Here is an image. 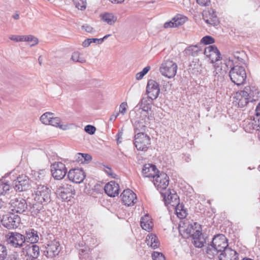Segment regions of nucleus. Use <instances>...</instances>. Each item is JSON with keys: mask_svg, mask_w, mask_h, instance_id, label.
<instances>
[{"mask_svg": "<svg viewBox=\"0 0 260 260\" xmlns=\"http://www.w3.org/2000/svg\"><path fill=\"white\" fill-rule=\"evenodd\" d=\"M228 248V244L226 237L222 234H219L213 238L211 245L207 247V252L213 254H217Z\"/></svg>", "mask_w": 260, "mask_h": 260, "instance_id": "f257e3e1", "label": "nucleus"}, {"mask_svg": "<svg viewBox=\"0 0 260 260\" xmlns=\"http://www.w3.org/2000/svg\"><path fill=\"white\" fill-rule=\"evenodd\" d=\"M229 76L232 81L237 85L244 84L247 77L245 68L240 66H235L231 68Z\"/></svg>", "mask_w": 260, "mask_h": 260, "instance_id": "f03ea898", "label": "nucleus"}, {"mask_svg": "<svg viewBox=\"0 0 260 260\" xmlns=\"http://www.w3.org/2000/svg\"><path fill=\"white\" fill-rule=\"evenodd\" d=\"M134 144L138 150L146 151L150 145V138L143 132H139L135 136Z\"/></svg>", "mask_w": 260, "mask_h": 260, "instance_id": "7ed1b4c3", "label": "nucleus"}, {"mask_svg": "<svg viewBox=\"0 0 260 260\" xmlns=\"http://www.w3.org/2000/svg\"><path fill=\"white\" fill-rule=\"evenodd\" d=\"M11 210L16 213H22L26 210L27 205L26 201L20 196H14L10 202Z\"/></svg>", "mask_w": 260, "mask_h": 260, "instance_id": "20e7f679", "label": "nucleus"}, {"mask_svg": "<svg viewBox=\"0 0 260 260\" xmlns=\"http://www.w3.org/2000/svg\"><path fill=\"white\" fill-rule=\"evenodd\" d=\"M177 65L172 60H168L161 64L159 71L161 74L168 78L174 77L177 73Z\"/></svg>", "mask_w": 260, "mask_h": 260, "instance_id": "39448f33", "label": "nucleus"}, {"mask_svg": "<svg viewBox=\"0 0 260 260\" xmlns=\"http://www.w3.org/2000/svg\"><path fill=\"white\" fill-rule=\"evenodd\" d=\"M51 172L53 177L56 180L63 179L67 173V169L61 162H55L51 165Z\"/></svg>", "mask_w": 260, "mask_h": 260, "instance_id": "423d86ee", "label": "nucleus"}, {"mask_svg": "<svg viewBox=\"0 0 260 260\" xmlns=\"http://www.w3.org/2000/svg\"><path fill=\"white\" fill-rule=\"evenodd\" d=\"M50 190L44 185L38 186L37 191H36V196L35 200L40 203H47L50 201Z\"/></svg>", "mask_w": 260, "mask_h": 260, "instance_id": "0eeeda50", "label": "nucleus"}, {"mask_svg": "<svg viewBox=\"0 0 260 260\" xmlns=\"http://www.w3.org/2000/svg\"><path fill=\"white\" fill-rule=\"evenodd\" d=\"M2 222L6 228L14 229L18 226L20 222V218L18 215L10 212L4 216L3 218L2 219Z\"/></svg>", "mask_w": 260, "mask_h": 260, "instance_id": "6e6552de", "label": "nucleus"}, {"mask_svg": "<svg viewBox=\"0 0 260 260\" xmlns=\"http://www.w3.org/2000/svg\"><path fill=\"white\" fill-rule=\"evenodd\" d=\"M8 243L14 247H21L25 243V236L19 233L10 232L7 235Z\"/></svg>", "mask_w": 260, "mask_h": 260, "instance_id": "1a4fd4ad", "label": "nucleus"}, {"mask_svg": "<svg viewBox=\"0 0 260 260\" xmlns=\"http://www.w3.org/2000/svg\"><path fill=\"white\" fill-rule=\"evenodd\" d=\"M161 194L164 197L166 205L169 208L177 206L179 203V198L174 190H171L170 189L165 191H162Z\"/></svg>", "mask_w": 260, "mask_h": 260, "instance_id": "9d476101", "label": "nucleus"}, {"mask_svg": "<svg viewBox=\"0 0 260 260\" xmlns=\"http://www.w3.org/2000/svg\"><path fill=\"white\" fill-rule=\"evenodd\" d=\"M60 251V244L56 240L50 241L45 247L44 253L48 258H53L58 254Z\"/></svg>", "mask_w": 260, "mask_h": 260, "instance_id": "9b49d317", "label": "nucleus"}, {"mask_svg": "<svg viewBox=\"0 0 260 260\" xmlns=\"http://www.w3.org/2000/svg\"><path fill=\"white\" fill-rule=\"evenodd\" d=\"M58 189L60 190L59 196L63 201H70L75 194V190L72 185L67 183H61Z\"/></svg>", "mask_w": 260, "mask_h": 260, "instance_id": "f8f14e48", "label": "nucleus"}, {"mask_svg": "<svg viewBox=\"0 0 260 260\" xmlns=\"http://www.w3.org/2000/svg\"><path fill=\"white\" fill-rule=\"evenodd\" d=\"M154 179V184L161 192L165 191L169 185V179L167 174L161 172L157 175Z\"/></svg>", "mask_w": 260, "mask_h": 260, "instance_id": "ddd939ff", "label": "nucleus"}, {"mask_svg": "<svg viewBox=\"0 0 260 260\" xmlns=\"http://www.w3.org/2000/svg\"><path fill=\"white\" fill-rule=\"evenodd\" d=\"M204 53L212 63L219 60L221 58L219 51L214 45L206 47Z\"/></svg>", "mask_w": 260, "mask_h": 260, "instance_id": "4468645a", "label": "nucleus"}, {"mask_svg": "<svg viewBox=\"0 0 260 260\" xmlns=\"http://www.w3.org/2000/svg\"><path fill=\"white\" fill-rule=\"evenodd\" d=\"M146 92L151 100L156 99L160 92L159 84L153 80H149L147 85Z\"/></svg>", "mask_w": 260, "mask_h": 260, "instance_id": "2eb2a0df", "label": "nucleus"}, {"mask_svg": "<svg viewBox=\"0 0 260 260\" xmlns=\"http://www.w3.org/2000/svg\"><path fill=\"white\" fill-rule=\"evenodd\" d=\"M122 203L127 206L134 205L137 201L136 194L131 190H124L120 195Z\"/></svg>", "mask_w": 260, "mask_h": 260, "instance_id": "dca6fc26", "label": "nucleus"}, {"mask_svg": "<svg viewBox=\"0 0 260 260\" xmlns=\"http://www.w3.org/2000/svg\"><path fill=\"white\" fill-rule=\"evenodd\" d=\"M85 172L82 169H72L68 174L69 179L76 183L82 182L85 179Z\"/></svg>", "mask_w": 260, "mask_h": 260, "instance_id": "f3484780", "label": "nucleus"}, {"mask_svg": "<svg viewBox=\"0 0 260 260\" xmlns=\"http://www.w3.org/2000/svg\"><path fill=\"white\" fill-rule=\"evenodd\" d=\"M22 253L31 259H35L39 256V248L36 244H29L23 248Z\"/></svg>", "mask_w": 260, "mask_h": 260, "instance_id": "a211bd4d", "label": "nucleus"}, {"mask_svg": "<svg viewBox=\"0 0 260 260\" xmlns=\"http://www.w3.org/2000/svg\"><path fill=\"white\" fill-rule=\"evenodd\" d=\"M244 128L248 133H252L253 131L260 130V117L255 115L253 119L245 121Z\"/></svg>", "mask_w": 260, "mask_h": 260, "instance_id": "6ab92c4d", "label": "nucleus"}, {"mask_svg": "<svg viewBox=\"0 0 260 260\" xmlns=\"http://www.w3.org/2000/svg\"><path fill=\"white\" fill-rule=\"evenodd\" d=\"M29 179L25 176H19L13 182V187L16 190H25L29 185Z\"/></svg>", "mask_w": 260, "mask_h": 260, "instance_id": "aec40b11", "label": "nucleus"}, {"mask_svg": "<svg viewBox=\"0 0 260 260\" xmlns=\"http://www.w3.org/2000/svg\"><path fill=\"white\" fill-rule=\"evenodd\" d=\"M203 17L205 22L211 25L215 26L219 23V21L215 13V11L212 9L204 11Z\"/></svg>", "mask_w": 260, "mask_h": 260, "instance_id": "412c9836", "label": "nucleus"}, {"mask_svg": "<svg viewBox=\"0 0 260 260\" xmlns=\"http://www.w3.org/2000/svg\"><path fill=\"white\" fill-rule=\"evenodd\" d=\"M105 191L109 197H115L119 193V186L114 181H111L105 186Z\"/></svg>", "mask_w": 260, "mask_h": 260, "instance_id": "4be33fe9", "label": "nucleus"}, {"mask_svg": "<svg viewBox=\"0 0 260 260\" xmlns=\"http://www.w3.org/2000/svg\"><path fill=\"white\" fill-rule=\"evenodd\" d=\"M198 229L191 224L186 225L184 223V226H179V233L183 238L187 239L192 237Z\"/></svg>", "mask_w": 260, "mask_h": 260, "instance_id": "5701e85b", "label": "nucleus"}, {"mask_svg": "<svg viewBox=\"0 0 260 260\" xmlns=\"http://www.w3.org/2000/svg\"><path fill=\"white\" fill-rule=\"evenodd\" d=\"M242 91L244 93L245 96H246L250 102L257 100L258 91L255 87L247 86Z\"/></svg>", "mask_w": 260, "mask_h": 260, "instance_id": "b1692460", "label": "nucleus"}, {"mask_svg": "<svg viewBox=\"0 0 260 260\" xmlns=\"http://www.w3.org/2000/svg\"><path fill=\"white\" fill-rule=\"evenodd\" d=\"M219 258V260H237V253L235 250L228 247L221 252Z\"/></svg>", "mask_w": 260, "mask_h": 260, "instance_id": "393cba45", "label": "nucleus"}, {"mask_svg": "<svg viewBox=\"0 0 260 260\" xmlns=\"http://www.w3.org/2000/svg\"><path fill=\"white\" fill-rule=\"evenodd\" d=\"M192 238V243L197 247L201 248L206 243V239L202 235L200 228L196 230L195 234H193Z\"/></svg>", "mask_w": 260, "mask_h": 260, "instance_id": "a878e982", "label": "nucleus"}, {"mask_svg": "<svg viewBox=\"0 0 260 260\" xmlns=\"http://www.w3.org/2000/svg\"><path fill=\"white\" fill-rule=\"evenodd\" d=\"M142 172L145 177L154 178L157 175L158 171L155 166L151 164H146L143 167Z\"/></svg>", "mask_w": 260, "mask_h": 260, "instance_id": "bb28decb", "label": "nucleus"}, {"mask_svg": "<svg viewBox=\"0 0 260 260\" xmlns=\"http://www.w3.org/2000/svg\"><path fill=\"white\" fill-rule=\"evenodd\" d=\"M141 226L143 230L149 232L152 230L153 223L151 217L148 214H146L141 218Z\"/></svg>", "mask_w": 260, "mask_h": 260, "instance_id": "cd10ccee", "label": "nucleus"}, {"mask_svg": "<svg viewBox=\"0 0 260 260\" xmlns=\"http://www.w3.org/2000/svg\"><path fill=\"white\" fill-rule=\"evenodd\" d=\"M146 242L148 245H149L153 249L158 248L160 245L157 237L155 234L152 233L147 235L146 239Z\"/></svg>", "mask_w": 260, "mask_h": 260, "instance_id": "c85d7f7f", "label": "nucleus"}, {"mask_svg": "<svg viewBox=\"0 0 260 260\" xmlns=\"http://www.w3.org/2000/svg\"><path fill=\"white\" fill-rule=\"evenodd\" d=\"M25 240L29 244H35L39 240V237L37 232L34 230H30V231L26 232Z\"/></svg>", "mask_w": 260, "mask_h": 260, "instance_id": "c756f323", "label": "nucleus"}, {"mask_svg": "<svg viewBox=\"0 0 260 260\" xmlns=\"http://www.w3.org/2000/svg\"><path fill=\"white\" fill-rule=\"evenodd\" d=\"M235 98L238 101V105L241 107L246 106L250 102L246 96H245L244 93L242 90L236 92Z\"/></svg>", "mask_w": 260, "mask_h": 260, "instance_id": "7c9ffc66", "label": "nucleus"}, {"mask_svg": "<svg viewBox=\"0 0 260 260\" xmlns=\"http://www.w3.org/2000/svg\"><path fill=\"white\" fill-rule=\"evenodd\" d=\"M100 17L102 21L106 22L109 25H113L117 20V17L113 14L109 13H105L100 15Z\"/></svg>", "mask_w": 260, "mask_h": 260, "instance_id": "2f4dec72", "label": "nucleus"}, {"mask_svg": "<svg viewBox=\"0 0 260 260\" xmlns=\"http://www.w3.org/2000/svg\"><path fill=\"white\" fill-rule=\"evenodd\" d=\"M172 207L175 209L176 214L179 218L183 219L186 217L187 215L186 211L182 205L179 203L177 206Z\"/></svg>", "mask_w": 260, "mask_h": 260, "instance_id": "473e14b6", "label": "nucleus"}, {"mask_svg": "<svg viewBox=\"0 0 260 260\" xmlns=\"http://www.w3.org/2000/svg\"><path fill=\"white\" fill-rule=\"evenodd\" d=\"M140 108L144 111L147 112L151 111L152 101L150 100L143 99L140 103Z\"/></svg>", "mask_w": 260, "mask_h": 260, "instance_id": "72a5a7b5", "label": "nucleus"}, {"mask_svg": "<svg viewBox=\"0 0 260 260\" xmlns=\"http://www.w3.org/2000/svg\"><path fill=\"white\" fill-rule=\"evenodd\" d=\"M43 208L42 204L37 202L32 204L29 208V211L32 216H37L40 213L41 210Z\"/></svg>", "mask_w": 260, "mask_h": 260, "instance_id": "f704fd0d", "label": "nucleus"}, {"mask_svg": "<svg viewBox=\"0 0 260 260\" xmlns=\"http://www.w3.org/2000/svg\"><path fill=\"white\" fill-rule=\"evenodd\" d=\"M187 20V18L181 15H177L173 18L175 27L182 25Z\"/></svg>", "mask_w": 260, "mask_h": 260, "instance_id": "c9c22d12", "label": "nucleus"}, {"mask_svg": "<svg viewBox=\"0 0 260 260\" xmlns=\"http://www.w3.org/2000/svg\"><path fill=\"white\" fill-rule=\"evenodd\" d=\"M200 51V47L198 45H191L189 46L185 49V53L188 55H193Z\"/></svg>", "mask_w": 260, "mask_h": 260, "instance_id": "e433bc0d", "label": "nucleus"}, {"mask_svg": "<svg viewBox=\"0 0 260 260\" xmlns=\"http://www.w3.org/2000/svg\"><path fill=\"white\" fill-rule=\"evenodd\" d=\"M71 59L74 62H78L81 63H85L86 60L84 57L81 56L80 53L78 52H74L72 54Z\"/></svg>", "mask_w": 260, "mask_h": 260, "instance_id": "4c0bfd02", "label": "nucleus"}, {"mask_svg": "<svg viewBox=\"0 0 260 260\" xmlns=\"http://www.w3.org/2000/svg\"><path fill=\"white\" fill-rule=\"evenodd\" d=\"M61 120L58 117H52L50 122L48 124L51 125L53 126L58 127L61 129H66V126L63 127V126L60 124Z\"/></svg>", "mask_w": 260, "mask_h": 260, "instance_id": "58836bf2", "label": "nucleus"}, {"mask_svg": "<svg viewBox=\"0 0 260 260\" xmlns=\"http://www.w3.org/2000/svg\"><path fill=\"white\" fill-rule=\"evenodd\" d=\"M53 113L51 112H46L43 114L40 117V120L45 124H48L51 119Z\"/></svg>", "mask_w": 260, "mask_h": 260, "instance_id": "ea45409f", "label": "nucleus"}, {"mask_svg": "<svg viewBox=\"0 0 260 260\" xmlns=\"http://www.w3.org/2000/svg\"><path fill=\"white\" fill-rule=\"evenodd\" d=\"M75 7L79 10H85L86 7V0H73Z\"/></svg>", "mask_w": 260, "mask_h": 260, "instance_id": "a19ab883", "label": "nucleus"}, {"mask_svg": "<svg viewBox=\"0 0 260 260\" xmlns=\"http://www.w3.org/2000/svg\"><path fill=\"white\" fill-rule=\"evenodd\" d=\"M214 42V39L210 36H205L201 40V43L204 45L212 44Z\"/></svg>", "mask_w": 260, "mask_h": 260, "instance_id": "79ce46f5", "label": "nucleus"}, {"mask_svg": "<svg viewBox=\"0 0 260 260\" xmlns=\"http://www.w3.org/2000/svg\"><path fill=\"white\" fill-rule=\"evenodd\" d=\"M234 58L239 62L243 63L244 62V58L245 57V53L243 52H236L234 54Z\"/></svg>", "mask_w": 260, "mask_h": 260, "instance_id": "37998d69", "label": "nucleus"}, {"mask_svg": "<svg viewBox=\"0 0 260 260\" xmlns=\"http://www.w3.org/2000/svg\"><path fill=\"white\" fill-rule=\"evenodd\" d=\"M23 41L26 42H31L34 41V43L31 45V46H34L38 43V40L37 38H35L34 36L31 35L28 36H23Z\"/></svg>", "mask_w": 260, "mask_h": 260, "instance_id": "c03bdc74", "label": "nucleus"}, {"mask_svg": "<svg viewBox=\"0 0 260 260\" xmlns=\"http://www.w3.org/2000/svg\"><path fill=\"white\" fill-rule=\"evenodd\" d=\"M9 185L6 183L0 181V195L4 194L9 190Z\"/></svg>", "mask_w": 260, "mask_h": 260, "instance_id": "a18cd8bd", "label": "nucleus"}, {"mask_svg": "<svg viewBox=\"0 0 260 260\" xmlns=\"http://www.w3.org/2000/svg\"><path fill=\"white\" fill-rule=\"evenodd\" d=\"M7 255V251L6 247L0 245V260H4Z\"/></svg>", "mask_w": 260, "mask_h": 260, "instance_id": "49530a36", "label": "nucleus"}, {"mask_svg": "<svg viewBox=\"0 0 260 260\" xmlns=\"http://www.w3.org/2000/svg\"><path fill=\"white\" fill-rule=\"evenodd\" d=\"M153 260H165L164 255L160 252H154L152 254Z\"/></svg>", "mask_w": 260, "mask_h": 260, "instance_id": "de8ad7c7", "label": "nucleus"}, {"mask_svg": "<svg viewBox=\"0 0 260 260\" xmlns=\"http://www.w3.org/2000/svg\"><path fill=\"white\" fill-rule=\"evenodd\" d=\"M95 127L91 125H87L84 128V131L90 135H93L95 132Z\"/></svg>", "mask_w": 260, "mask_h": 260, "instance_id": "09e8293b", "label": "nucleus"}, {"mask_svg": "<svg viewBox=\"0 0 260 260\" xmlns=\"http://www.w3.org/2000/svg\"><path fill=\"white\" fill-rule=\"evenodd\" d=\"M127 104L126 102H123L120 105L119 111L118 113L124 115L126 111Z\"/></svg>", "mask_w": 260, "mask_h": 260, "instance_id": "8fccbe9b", "label": "nucleus"}, {"mask_svg": "<svg viewBox=\"0 0 260 260\" xmlns=\"http://www.w3.org/2000/svg\"><path fill=\"white\" fill-rule=\"evenodd\" d=\"M97 39H87L85 40L84 41V42L82 43V45L84 47H88L91 43L96 42Z\"/></svg>", "mask_w": 260, "mask_h": 260, "instance_id": "3c124183", "label": "nucleus"}, {"mask_svg": "<svg viewBox=\"0 0 260 260\" xmlns=\"http://www.w3.org/2000/svg\"><path fill=\"white\" fill-rule=\"evenodd\" d=\"M78 155H81L82 158H84V161L86 162H89L92 159L91 156L87 153H79Z\"/></svg>", "mask_w": 260, "mask_h": 260, "instance_id": "603ef678", "label": "nucleus"}, {"mask_svg": "<svg viewBox=\"0 0 260 260\" xmlns=\"http://www.w3.org/2000/svg\"><path fill=\"white\" fill-rule=\"evenodd\" d=\"M145 127V126L142 122H138L135 123V129L136 131L141 132V131L144 130Z\"/></svg>", "mask_w": 260, "mask_h": 260, "instance_id": "864d4df0", "label": "nucleus"}, {"mask_svg": "<svg viewBox=\"0 0 260 260\" xmlns=\"http://www.w3.org/2000/svg\"><path fill=\"white\" fill-rule=\"evenodd\" d=\"M197 3L201 6H207L210 4V0H196Z\"/></svg>", "mask_w": 260, "mask_h": 260, "instance_id": "5fc2aeb1", "label": "nucleus"}, {"mask_svg": "<svg viewBox=\"0 0 260 260\" xmlns=\"http://www.w3.org/2000/svg\"><path fill=\"white\" fill-rule=\"evenodd\" d=\"M10 39L15 42H22L23 36H16L14 35L10 38Z\"/></svg>", "mask_w": 260, "mask_h": 260, "instance_id": "6e6d98bb", "label": "nucleus"}, {"mask_svg": "<svg viewBox=\"0 0 260 260\" xmlns=\"http://www.w3.org/2000/svg\"><path fill=\"white\" fill-rule=\"evenodd\" d=\"M105 171L109 176H111L112 178H115L116 175L112 173V169L108 167H105Z\"/></svg>", "mask_w": 260, "mask_h": 260, "instance_id": "4d7b16f0", "label": "nucleus"}, {"mask_svg": "<svg viewBox=\"0 0 260 260\" xmlns=\"http://www.w3.org/2000/svg\"><path fill=\"white\" fill-rule=\"evenodd\" d=\"M174 25L175 24L172 19V20H171L170 21L166 22L164 25V27L165 28L175 27Z\"/></svg>", "mask_w": 260, "mask_h": 260, "instance_id": "13d9d810", "label": "nucleus"}, {"mask_svg": "<svg viewBox=\"0 0 260 260\" xmlns=\"http://www.w3.org/2000/svg\"><path fill=\"white\" fill-rule=\"evenodd\" d=\"M82 28L85 30L86 31L88 32H91L93 30V28L89 25H85L83 26Z\"/></svg>", "mask_w": 260, "mask_h": 260, "instance_id": "bf43d9fd", "label": "nucleus"}, {"mask_svg": "<svg viewBox=\"0 0 260 260\" xmlns=\"http://www.w3.org/2000/svg\"><path fill=\"white\" fill-rule=\"evenodd\" d=\"M144 76V74L141 71V72L136 74V79L137 80H141V79H142V78Z\"/></svg>", "mask_w": 260, "mask_h": 260, "instance_id": "052dcab7", "label": "nucleus"}, {"mask_svg": "<svg viewBox=\"0 0 260 260\" xmlns=\"http://www.w3.org/2000/svg\"><path fill=\"white\" fill-rule=\"evenodd\" d=\"M256 112V116H257L258 117H260V103L258 104V105L257 106L255 110Z\"/></svg>", "mask_w": 260, "mask_h": 260, "instance_id": "680f3d73", "label": "nucleus"}, {"mask_svg": "<svg viewBox=\"0 0 260 260\" xmlns=\"http://www.w3.org/2000/svg\"><path fill=\"white\" fill-rule=\"evenodd\" d=\"M112 3L115 4L123 3L125 0H109Z\"/></svg>", "mask_w": 260, "mask_h": 260, "instance_id": "e2e57ef3", "label": "nucleus"}, {"mask_svg": "<svg viewBox=\"0 0 260 260\" xmlns=\"http://www.w3.org/2000/svg\"><path fill=\"white\" fill-rule=\"evenodd\" d=\"M150 67L147 66L143 69L142 72L145 75V74H146L148 73V72L150 70Z\"/></svg>", "mask_w": 260, "mask_h": 260, "instance_id": "0e129e2a", "label": "nucleus"}, {"mask_svg": "<svg viewBox=\"0 0 260 260\" xmlns=\"http://www.w3.org/2000/svg\"><path fill=\"white\" fill-rule=\"evenodd\" d=\"M118 115H119V113H117L116 115H114V114L112 115L110 117V120H115L116 119V118L118 117Z\"/></svg>", "mask_w": 260, "mask_h": 260, "instance_id": "69168bd1", "label": "nucleus"}, {"mask_svg": "<svg viewBox=\"0 0 260 260\" xmlns=\"http://www.w3.org/2000/svg\"><path fill=\"white\" fill-rule=\"evenodd\" d=\"M19 17V14H15V15H14L13 16V18L14 19H18Z\"/></svg>", "mask_w": 260, "mask_h": 260, "instance_id": "338daca9", "label": "nucleus"}, {"mask_svg": "<svg viewBox=\"0 0 260 260\" xmlns=\"http://www.w3.org/2000/svg\"><path fill=\"white\" fill-rule=\"evenodd\" d=\"M97 40H98L96 41V42H98L100 43H101L104 41V39L103 38H101V39H97Z\"/></svg>", "mask_w": 260, "mask_h": 260, "instance_id": "774afa93", "label": "nucleus"}]
</instances>
